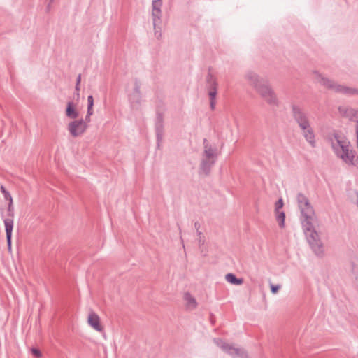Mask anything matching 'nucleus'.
<instances>
[{"label": "nucleus", "instance_id": "obj_1", "mask_svg": "<svg viewBox=\"0 0 358 358\" xmlns=\"http://www.w3.org/2000/svg\"><path fill=\"white\" fill-rule=\"evenodd\" d=\"M299 208L302 217V225L306 239L316 256L322 257L324 254V247L320 235L315 230L316 217L308 199L302 193L296 196Z\"/></svg>", "mask_w": 358, "mask_h": 358}, {"label": "nucleus", "instance_id": "obj_2", "mask_svg": "<svg viewBox=\"0 0 358 358\" xmlns=\"http://www.w3.org/2000/svg\"><path fill=\"white\" fill-rule=\"evenodd\" d=\"M244 78L248 84L268 104L278 106V100L268 79L254 71H248Z\"/></svg>", "mask_w": 358, "mask_h": 358}, {"label": "nucleus", "instance_id": "obj_3", "mask_svg": "<svg viewBox=\"0 0 358 358\" xmlns=\"http://www.w3.org/2000/svg\"><path fill=\"white\" fill-rule=\"evenodd\" d=\"M331 147L337 156L341 157L345 162L352 165H357L353 162L355 155L353 151L350 150V142L344 136L338 134H334V138L331 139Z\"/></svg>", "mask_w": 358, "mask_h": 358}, {"label": "nucleus", "instance_id": "obj_4", "mask_svg": "<svg viewBox=\"0 0 358 358\" xmlns=\"http://www.w3.org/2000/svg\"><path fill=\"white\" fill-rule=\"evenodd\" d=\"M313 74L315 76V78L317 79L320 85L329 90L344 94H358V89L341 85L334 80L323 76L317 71H314Z\"/></svg>", "mask_w": 358, "mask_h": 358}, {"label": "nucleus", "instance_id": "obj_5", "mask_svg": "<svg viewBox=\"0 0 358 358\" xmlns=\"http://www.w3.org/2000/svg\"><path fill=\"white\" fill-rule=\"evenodd\" d=\"M215 344L220 347L224 352L232 357H238L241 358L247 357L248 353L243 348L236 344L227 343L222 339L217 338L213 339Z\"/></svg>", "mask_w": 358, "mask_h": 358}, {"label": "nucleus", "instance_id": "obj_6", "mask_svg": "<svg viewBox=\"0 0 358 358\" xmlns=\"http://www.w3.org/2000/svg\"><path fill=\"white\" fill-rule=\"evenodd\" d=\"M292 116L294 121L297 123L301 129H305L310 125L307 113L303 108L296 104L291 106Z\"/></svg>", "mask_w": 358, "mask_h": 358}, {"label": "nucleus", "instance_id": "obj_7", "mask_svg": "<svg viewBox=\"0 0 358 358\" xmlns=\"http://www.w3.org/2000/svg\"><path fill=\"white\" fill-rule=\"evenodd\" d=\"M162 0H153L152 3V20L153 27L155 30V35L159 38L161 36V32L157 30L158 24L161 22Z\"/></svg>", "mask_w": 358, "mask_h": 358}, {"label": "nucleus", "instance_id": "obj_8", "mask_svg": "<svg viewBox=\"0 0 358 358\" xmlns=\"http://www.w3.org/2000/svg\"><path fill=\"white\" fill-rule=\"evenodd\" d=\"M87 128V124L83 119L71 121L68 124V130L73 137L82 135Z\"/></svg>", "mask_w": 358, "mask_h": 358}, {"label": "nucleus", "instance_id": "obj_9", "mask_svg": "<svg viewBox=\"0 0 358 358\" xmlns=\"http://www.w3.org/2000/svg\"><path fill=\"white\" fill-rule=\"evenodd\" d=\"M217 159L208 158L201 156V160L199 168V174L202 176L210 175L211 169L216 162Z\"/></svg>", "mask_w": 358, "mask_h": 358}, {"label": "nucleus", "instance_id": "obj_10", "mask_svg": "<svg viewBox=\"0 0 358 358\" xmlns=\"http://www.w3.org/2000/svg\"><path fill=\"white\" fill-rule=\"evenodd\" d=\"M155 133L157 136V148H159L160 143L164 136V123L163 116L161 113H157L155 122Z\"/></svg>", "mask_w": 358, "mask_h": 358}, {"label": "nucleus", "instance_id": "obj_11", "mask_svg": "<svg viewBox=\"0 0 358 358\" xmlns=\"http://www.w3.org/2000/svg\"><path fill=\"white\" fill-rule=\"evenodd\" d=\"M338 111L343 117L348 118L351 121L356 122L357 125H358V110L352 108L340 106Z\"/></svg>", "mask_w": 358, "mask_h": 358}, {"label": "nucleus", "instance_id": "obj_12", "mask_svg": "<svg viewBox=\"0 0 358 358\" xmlns=\"http://www.w3.org/2000/svg\"><path fill=\"white\" fill-rule=\"evenodd\" d=\"M203 151L201 156L208 158L217 159V149L215 147L212 146L206 138L203 139Z\"/></svg>", "mask_w": 358, "mask_h": 358}, {"label": "nucleus", "instance_id": "obj_13", "mask_svg": "<svg viewBox=\"0 0 358 358\" xmlns=\"http://www.w3.org/2000/svg\"><path fill=\"white\" fill-rule=\"evenodd\" d=\"M87 322L96 331L99 332L103 331V329L100 323V318L99 315L94 312H91L89 314Z\"/></svg>", "mask_w": 358, "mask_h": 358}, {"label": "nucleus", "instance_id": "obj_14", "mask_svg": "<svg viewBox=\"0 0 358 358\" xmlns=\"http://www.w3.org/2000/svg\"><path fill=\"white\" fill-rule=\"evenodd\" d=\"M5 224V230L6 234V241L8 245V249L9 251L11 250V238H12V231L13 228V220L12 219H5L4 220Z\"/></svg>", "mask_w": 358, "mask_h": 358}, {"label": "nucleus", "instance_id": "obj_15", "mask_svg": "<svg viewBox=\"0 0 358 358\" xmlns=\"http://www.w3.org/2000/svg\"><path fill=\"white\" fill-rule=\"evenodd\" d=\"M128 100L133 109H139L142 101V94L130 93L128 95Z\"/></svg>", "mask_w": 358, "mask_h": 358}, {"label": "nucleus", "instance_id": "obj_16", "mask_svg": "<svg viewBox=\"0 0 358 358\" xmlns=\"http://www.w3.org/2000/svg\"><path fill=\"white\" fill-rule=\"evenodd\" d=\"M301 131H303V136L305 139L309 143L312 148H315L316 146L315 136L311 126L310 125L308 128L301 129Z\"/></svg>", "mask_w": 358, "mask_h": 358}, {"label": "nucleus", "instance_id": "obj_17", "mask_svg": "<svg viewBox=\"0 0 358 358\" xmlns=\"http://www.w3.org/2000/svg\"><path fill=\"white\" fill-rule=\"evenodd\" d=\"M66 116L70 119L75 120L78 117L79 113L76 108V105L72 101H69L65 110Z\"/></svg>", "mask_w": 358, "mask_h": 358}, {"label": "nucleus", "instance_id": "obj_18", "mask_svg": "<svg viewBox=\"0 0 358 358\" xmlns=\"http://www.w3.org/2000/svg\"><path fill=\"white\" fill-rule=\"evenodd\" d=\"M184 300L186 302V308L188 310H193L196 308L197 306L196 299L194 296H192L189 292L185 293Z\"/></svg>", "mask_w": 358, "mask_h": 358}, {"label": "nucleus", "instance_id": "obj_19", "mask_svg": "<svg viewBox=\"0 0 358 358\" xmlns=\"http://www.w3.org/2000/svg\"><path fill=\"white\" fill-rule=\"evenodd\" d=\"M207 88L209 90H217V83L211 73H208L206 76Z\"/></svg>", "mask_w": 358, "mask_h": 358}, {"label": "nucleus", "instance_id": "obj_20", "mask_svg": "<svg viewBox=\"0 0 358 358\" xmlns=\"http://www.w3.org/2000/svg\"><path fill=\"white\" fill-rule=\"evenodd\" d=\"M225 279L228 282L235 285H240L243 282V278H238L234 274L231 273L225 275Z\"/></svg>", "mask_w": 358, "mask_h": 358}, {"label": "nucleus", "instance_id": "obj_21", "mask_svg": "<svg viewBox=\"0 0 358 358\" xmlns=\"http://www.w3.org/2000/svg\"><path fill=\"white\" fill-rule=\"evenodd\" d=\"M276 220L278 222L279 227L280 228L285 226V214L283 211H276Z\"/></svg>", "mask_w": 358, "mask_h": 358}, {"label": "nucleus", "instance_id": "obj_22", "mask_svg": "<svg viewBox=\"0 0 358 358\" xmlns=\"http://www.w3.org/2000/svg\"><path fill=\"white\" fill-rule=\"evenodd\" d=\"M141 80L136 78L134 79V89L131 93L133 94H142L141 92Z\"/></svg>", "mask_w": 358, "mask_h": 358}, {"label": "nucleus", "instance_id": "obj_23", "mask_svg": "<svg viewBox=\"0 0 358 358\" xmlns=\"http://www.w3.org/2000/svg\"><path fill=\"white\" fill-rule=\"evenodd\" d=\"M0 190L1 192L3 194L5 199L8 200L9 201H10V199H13L11 195L6 190L4 186L1 185L0 187Z\"/></svg>", "mask_w": 358, "mask_h": 358}, {"label": "nucleus", "instance_id": "obj_24", "mask_svg": "<svg viewBox=\"0 0 358 358\" xmlns=\"http://www.w3.org/2000/svg\"><path fill=\"white\" fill-rule=\"evenodd\" d=\"M352 272L355 275L356 280L358 281V264L355 262L352 263Z\"/></svg>", "mask_w": 358, "mask_h": 358}, {"label": "nucleus", "instance_id": "obj_25", "mask_svg": "<svg viewBox=\"0 0 358 358\" xmlns=\"http://www.w3.org/2000/svg\"><path fill=\"white\" fill-rule=\"evenodd\" d=\"M94 106V98L92 95L87 97V110H93Z\"/></svg>", "mask_w": 358, "mask_h": 358}, {"label": "nucleus", "instance_id": "obj_26", "mask_svg": "<svg viewBox=\"0 0 358 358\" xmlns=\"http://www.w3.org/2000/svg\"><path fill=\"white\" fill-rule=\"evenodd\" d=\"M30 350H31V355L34 357H40L42 356L41 350L37 348H31Z\"/></svg>", "mask_w": 358, "mask_h": 358}, {"label": "nucleus", "instance_id": "obj_27", "mask_svg": "<svg viewBox=\"0 0 358 358\" xmlns=\"http://www.w3.org/2000/svg\"><path fill=\"white\" fill-rule=\"evenodd\" d=\"M283 205L284 203L282 199H278V201L275 203V211H280V209L283 207Z\"/></svg>", "mask_w": 358, "mask_h": 358}, {"label": "nucleus", "instance_id": "obj_28", "mask_svg": "<svg viewBox=\"0 0 358 358\" xmlns=\"http://www.w3.org/2000/svg\"><path fill=\"white\" fill-rule=\"evenodd\" d=\"M197 235L199 236V246L203 245L205 243L204 236L201 231H198Z\"/></svg>", "mask_w": 358, "mask_h": 358}, {"label": "nucleus", "instance_id": "obj_29", "mask_svg": "<svg viewBox=\"0 0 358 358\" xmlns=\"http://www.w3.org/2000/svg\"><path fill=\"white\" fill-rule=\"evenodd\" d=\"M8 212L9 216H10V217L13 216V199H10V201H9V203H8Z\"/></svg>", "mask_w": 358, "mask_h": 358}, {"label": "nucleus", "instance_id": "obj_30", "mask_svg": "<svg viewBox=\"0 0 358 358\" xmlns=\"http://www.w3.org/2000/svg\"><path fill=\"white\" fill-rule=\"evenodd\" d=\"M280 289V285L271 284V291L273 294H276Z\"/></svg>", "mask_w": 358, "mask_h": 358}, {"label": "nucleus", "instance_id": "obj_31", "mask_svg": "<svg viewBox=\"0 0 358 358\" xmlns=\"http://www.w3.org/2000/svg\"><path fill=\"white\" fill-rule=\"evenodd\" d=\"M217 90H209L208 96L210 97V100H215L217 96Z\"/></svg>", "mask_w": 358, "mask_h": 358}, {"label": "nucleus", "instance_id": "obj_32", "mask_svg": "<svg viewBox=\"0 0 358 358\" xmlns=\"http://www.w3.org/2000/svg\"><path fill=\"white\" fill-rule=\"evenodd\" d=\"M81 82V74H79L76 78L75 90H80V84Z\"/></svg>", "mask_w": 358, "mask_h": 358}, {"label": "nucleus", "instance_id": "obj_33", "mask_svg": "<svg viewBox=\"0 0 358 358\" xmlns=\"http://www.w3.org/2000/svg\"><path fill=\"white\" fill-rule=\"evenodd\" d=\"M92 114H93V110H87V115L85 116V120H83L84 121H85V122L87 124V122H89L90 121V117H91V115H92Z\"/></svg>", "mask_w": 358, "mask_h": 358}, {"label": "nucleus", "instance_id": "obj_34", "mask_svg": "<svg viewBox=\"0 0 358 358\" xmlns=\"http://www.w3.org/2000/svg\"><path fill=\"white\" fill-rule=\"evenodd\" d=\"M200 227H201V224L199 222H194V228L196 230V233H198V231H199Z\"/></svg>", "mask_w": 358, "mask_h": 358}, {"label": "nucleus", "instance_id": "obj_35", "mask_svg": "<svg viewBox=\"0 0 358 358\" xmlns=\"http://www.w3.org/2000/svg\"><path fill=\"white\" fill-rule=\"evenodd\" d=\"M210 106L212 110L215 109V100H210Z\"/></svg>", "mask_w": 358, "mask_h": 358}, {"label": "nucleus", "instance_id": "obj_36", "mask_svg": "<svg viewBox=\"0 0 358 358\" xmlns=\"http://www.w3.org/2000/svg\"><path fill=\"white\" fill-rule=\"evenodd\" d=\"M79 91L80 90H76V93L74 94V96L76 99V100H79L80 99V93H79Z\"/></svg>", "mask_w": 358, "mask_h": 358}, {"label": "nucleus", "instance_id": "obj_37", "mask_svg": "<svg viewBox=\"0 0 358 358\" xmlns=\"http://www.w3.org/2000/svg\"><path fill=\"white\" fill-rule=\"evenodd\" d=\"M353 162H354L355 163H356V164H357V165H356V166H358V157H357V158H356V157H355V158H354V159H353Z\"/></svg>", "mask_w": 358, "mask_h": 358}, {"label": "nucleus", "instance_id": "obj_38", "mask_svg": "<svg viewBox=\"0 0 358 358\" xmlns=\"http://www.w3.org/2000/svg\"><path fill=\"white\" fill-rule=\"evenodd\" d=\"M210 322H211V323H212L213 324H214V322H215V320H214V319L213 318V315H211Z\"/></svg>", "mask_w": 358, "mask_h": 358}, {"label": "nucleus", "instance_id": "obj_39", "mask_svg": "<svg viewBox=\"0 0 358 358\" xmlns=\"http://www.w3.org/2000/svg\"><path fill=\"white\" fill-rule=\"evenodd\" d=\"M50 4H49V5L47 6V10H48V11H49V10H50Z\"/></svg>", "mask_w": 358, "mask_h": 358}, {"label": "nucleus", "instance_id": "obj_40", "mask_svg": "<svg viewBox=\"0 0 358 358\" xmlns=\"http://www.w3.org/2000/svg\"><path fill=\"white\" fill-rule=\"evenodd\" d=\"M355 119H358V115H356V116L355 117Z\"/></svg>", "mask_w": 358, "mask_h": 358}, {"label": "nucleus", "instance_id": "obj_41", "mask_svg": "<svg viewBox=\"0 0 358 358\" xmlns=\"http://www.w3.org/2000/svg\"><path fill=\"white\" fill-rule=\"evenodd\" d=\"M53 0H50V2H52Z\"/></svg>", "mask_w": 358, "mask_h": 358}]
</instances>
